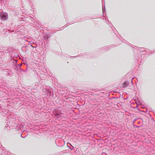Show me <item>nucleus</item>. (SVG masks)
Masks as SVG:
<instances>
[{
    "label": "nucleus",
    "instance_id": "obj_9",
    "mask_svg": "<svg viewBox=\"0 0 155 155\" xmlns=\"http://www.w3.org/2000/svg\"><path fill=\"white\" fill-rule=\"evenodd\" d=\"M31 46L33 48H34V47H33V46H32V45H31Z\"/></svg>",
    "mask_w": 155,
    "mask_h": 155
},
{
    "label": "nucleus",
    "instance_id": "obj_12",
    "mask_svg": "<svg viewBox=\"0 0 155 155\" xmlns=\"http://www.w3.org/2000/svg\"><path fill=\"white\" fill-rule=\"evenodd\" d=\"M103 11H104V8H103Z\"/></svg>",
    "mask_w": 155,
    "mask_h": 155
},
{
    "label": "nucleus",
    "instance_id": "obj_1",
    "mask_svg": "<svg viewBox=\"0 0 155 155\" xmlns=\"http://www.w3.org/2000/svg\"><path fill=\"white\" fill-rule=\"evenodd\" d=\"M1 19L3 20H5L7 19L8 15L7 14H2L0 15Z\"/></svg>",
    "mask_w": 155,
    "mask_h": 155
},
{
    "label": "nucleus",
    "instance_id": "obj_3",
    "mask_svg": "<svg viewBox=\"0 0 155 155\" xmlns=\"http://www.w3.org/2000/svg\"><path fill=\"white\" fill-rule=\"evenodd\" d=\"M7 72H8L6 74V75L7 76H9L10 75L11 76L12 75V72L10 71H8Z\"/></svg>",
    "mask_w": 155,
    "mask_h": 155
},
{
    "label": "nucleus",
    "instance_id": "obj_10",
    "mask_svg": "<svg viewBox=\"0 0 155 155\" xmlns=\"http://www.w3.org/2000/svg\"><path fill=\"white\" fill-rule=\"evenodd\" d=\"M21 137H22L23 138H25V137H23L22 136V135H21Z\"/></svg>",
    "mask_w": 155,
    "mask_h": 155
},
{
    "label": "nucleus",
    "instance_id": "obj_13",
    "mask_svg": "<svg viewBox=\"0 0 155 155\" xmlns=\"http://www.w3.org/2000/svg\"><path fill=\"white\" fill-rule=\"evenodd\" d=\"M29 42H31V41H29Z\"/></svg>",
    "mask_w": 155,
    "mask_h": 155
},
{
    "label": "nucleus",
    "instance_id": "obj_14",
    "mask_svg": "<svg viewBox=\"0 0 155 155\" xmlns=\"http://www.w3.org/2000/svg\"><path fill=\"white\" fill-rule=\"evenodd\" d=\"M2 0H0V1H2Z\"/></svg>",
    "mask_w": 155,
    "mask_h": 155
},
{
    "label": "nucleus",
    "instance_id": "obj_6",
    "mask_svg": "<svg viewBox=\"0 0 155 155\" xmlns=\"http://www.w3.org/2000/svg\"><path fill=\"white\" fill-rule=\"evenodd\" d=\"M22 64H18V67H20L21 66Z\"/></svg>",
    "mask_w": 155,
    "mask_h": 155
},
{
    "label": "nucleus",
    "instance_id": "obj_11",
    "mask_svg": "<svg viewBox=\"0 0 155 155\" xmlns=\"http://www.w3.org/2000/svg\"><path fill=\"white\" fill-rule=\"evenodd\" d=\"M126 87V86H124L123 87Z\"/></svg>",
    "mask_w": 155,
    "mask_h": 155
},
{
    "label": "nucleus",
    "instance_id": "obj_8",
    "mask_svg": "<svg viewBox=\"0 0 155 155\" xmlns=\"http://www.w3.org/2000/svg\"><path fill=\"white\" fill-rule=\"evenodd\" d=\"M133 78H132V79H131V82L132 83V80H133Z\"/></svg>",
    "mask_w": 155,
    "mask_h": 155
},
{
    "label": "nucleus",
    "instance_id": "obj_4",
    "mask_svg": "<svg viewBox=\"0 0 155 155\" xmlns=\"http://www.w3.org/2000/svg\"><path fill=\"white\" fill-rule=\"evenodd\" d=\"M124 84H125L127 85H128L129 84V83L128 81H125L124 83Z\"/></svg>",
    "mask_w": 155,
    "mask_h": 155
},
{
    "label": "nucleus",
    "instance_id": "obj_7",
    "mask_svg": "<svg viewBox=\"0 0 155 155\" xmlns=\"http://www.w3.org/2000/svg\"><path fill=\"white\" fill-rule=\"evenodd\" d=\"M69 147V148L70 149H71V150H72L73 148H71V147Z\"/></svg>",
    "mask_w": 155,
    "mask_h": 155
},
{
    "label": "nucleus",
    "instance_id": "obj_2",
    "mask_svg": "<svg viewBox=\"0 0 155 155\" xmlns=\"http://www.w3.org/2000/svg\"><path fill=\"white\" fill-rule=\"evenodd\" d=\"M53 114L57 118H58V117L60 116V114L58 113L55 111H54Z\"/></svg>",
    "mask_w": 155,
    "mask_h": 155
},
{
    "label": "nucleus",
    "instance_id": "obj_5",
    "mask_svg": "<svg viewBox=\"0 0 155 155\" xmlns=\"http://www.w3.org/2000/svg\"><path fill=\"white\" fill-rule=\"evenodd\" d=\"M109 47H105V49L106 50H108V49H109Z\"/></svg>",
    "mask_w": 155,
    "mask_h": 155
}]
</instances>
